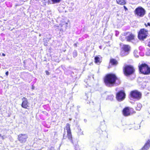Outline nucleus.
I'll use <instances>...</instances> for the list:
<instances>
[{
	"label": "nucleus",
	"mask_w": 150,
	"mask_h": 150,
	"mask_svg": "<svg viewBox=\"0 0 150 150\" xmlns=\"http://www.w3.org/2000/svg\"><path fill=\"white\" fill-rule=\"evenodd\" d=\"M148 34L147 31L144 29H141L139 32L138 37L139 39L143 40L146 38Z\"/></svg>",
	"instance_id": "obj_6"
},
{
	"label": "nucleus",
	"mask_w": 150,
	"mask_h": 150,
	"mask_svg": "<svg viewBox=\"0 0 150 150\" xmlns=\"http://www.w3.org/2000/svg\"><path fill=\"white\" fill-rule=\"evenodd\" d=\"M97 150H102L98 149H97Z\"/></svg>",
	"instance_id": "obj_35"
},
{
	"label": "nucleus",
	"mask_w": 150,
	"mask_h": 150,
	"mask_svg": "<svg viewBox=\"0 0 150 150\" xmlns=\"http://www.w3.org/2000/svg\"><path fill=\"white\" fill-rule=\"evenodd\" d=\"M95 62L97 64H99L101 62V59L98 57L95 58Z\"/></svg>",
	"instance_id": "obj_16"
},
{
	"label": "nucleus",
	"mask_w": 150,
	"mask_h": 150,
	"mask_svg": "<svg viewBox=\"0 0 150 150\" xmlns=\"http://www.w3.org/2000/svg\"><path fill=\"white\" fill-rule=\"evenodd\" d=\"M0 137H1L2 139H5V137L4 136H1Z\"/></svg>",
	"instance_id": "obj_25"
},
{
	"label": "nucleus",
	"mask_w": 150,
	"mask_h": 150,
	"mask_svg": "<svg viewBox=\"0 0 150 150\" xmlns=\"http://www.w3.org/2000/svg\"><path fill=\"white\" fill-rule=\"evenodd\" d=\"M100 48H101L100 46Z\"/></svg>",
	"instance_id": "obj_37"
},
{
	"label": "nucleus",
	"mask_w": 150,
	"mask_h": 150,
	"mask_svg": "<svg viewBox=\"0 0 150 150\" xmlns=\"http://www.w3.org/2000/svg\"><path fill=\"white\" fill-rule=\"evenodd\" d=\"M34 86H32V89H34Z\"/></svg>",
	"instance_id": "obj_33"
},
{
	"label": "nucleus",
	"mask_w": 150,
	"mask_h": 150,
	"mask_svg": "<svg viewBox=\"0 0 150 150\" xmlns=\"http://www.w3.org/2000/svg\"><path fill=\"white\" fill-rule=\"evenodd\" d=\"M67 137L68 139L72 142V136L71 132H67Z\"/></svg>",
	"instance_id": "obj_18"
},
{
	"label": "nucleus",
	"mask_w": 150,
	"mask_h": 150,
	"mask_svg": "<svg viewBox=\"0 0 150 150\" xmlns=\"http://www.w3.org/2000/svg\"><path fill=\"white\" fill-rule=\"evenodd\" d=\"M142 107V105L140 103H139L137 104L136 108L137 110H139L141 109Z\"/></svg>",
	"instance_id": "obj_17"
},
{
	"label": "nucleus",
	"mask_w": 150,
	"mask_h": 150,
	"mask_svg": "<svg viewBox=\"0 0 150 150\" xmlns=\"http://www.w3.org/2000/svg\"><path fill=\"white\" fill-rule=\"evenodd\" d=\"M114 96L113 95H110L108 96V98L109 99H110L111 100H112L113 99Z\"/></svg>",
	"instance_id": "obj_23"
},
{
	"label": "nucleus",
	"mask_w": 150,
	"mask_h": 150,
	"mask_svg": "<svg viewBox=\"0 0 150 150\" xmlns=\"http://www.w3.org/2000/svg\"><path fill=\"white\" fill-rule=\"evenodd\" d=\"M105 85L109 87H112L115 85H118L120 82L119 79L114 74H110L107 75L104 79Z\"/></svg>",
	"instance_id": "obj_1"
},
{
	"label": "nucleus",
	"mask_w": 150,
	"mask_h": 150,
	"mask_svg": "<svg viewBox=\"0 0 150 150\" xmlns=\"http://www.w3.org/2000/svg\"><path fill=\"white\" fill-rule=\"evenodd\" d=\"M117 3L119 4L123 5L125 4L126 2L125 0H116Z\"/></svg>",
	"instance_id": "obj_15"
},
{
	"label": "nucleus",
	"mask_w": 150,
	"mask_h": 150,
	"mask_svg": "<svg viewBox=\"0 0 150 150\" xmlns=\"http://www.w3.org/2000/svg\"><path fill=\"white\" fill-rule=\"evenodd\" d=\"M127 36L125 38L128 41H130L134 39V35L132 33H127Z\"/></svg>",
	"instance_id": "obj_11"
},
{
	"label": "nucleus",
	"mask_w": 150,
	"mask_h": 150,
	"mask_svg": "<svg viewBox=\"0 0 150 150\" xmlns=\"http://www.w3.org/2000/svg\"><path fill=\"white\" fill-rule=\"evenodd\" d=\"M73 54L74 57H76L77 55V52L76 50H74L73 53Z\"/></svg>",
	"instance_id": "obj_20"
},
{
	"label": "nucleus",
	"mask_w": 150,
	"mask_h": 150,
	"mask_svg": "<svg viewBox=\"0 0 150 150\" xmlns=\"http://www.w3.org/2000/svg\"><path fill=\"white\" fill-rule=\"evenodd\" d=\"M2 55L4 56H5V54H4V53H3L2 54Z\"/></svg>",
	"instance_id": "obj_31"
},
{
	"label": "nucleus",
	"mask_w": 150,
	"mask_h": 150,
	"mask_svg": "<svg viewBox=\"0 0 150 150\" xmlns=\"http://www.w3.org/2000/svg\"><path fill=\"white\" fill-rule=\"evenodd\" d=\"M28 138V135L26 134H20L18 136V140L22 143H25Z\"/></svg>",
	"instance_id": "obj_7"
},
{
	"label": "nucleus",
	"mask_w": 150,
	"mask_h": 150,
	"mask_svg": "<svg viewBox=\"0 0 150 150\" xmlns=\"http://www.w3.org/2000/svg\"><path fill=\"white\" fill-rule=\"evenodd\" d=\"M22 100L23 102L21 105L22 107L24 108H27L29 107V106L27 99L23 97Z\"/></svg>",
	"instance_id": "obj_10"
},
{
	"label": "nucleus",
	"mask_w": 150,
	"mask_h": 150,
	"mask_svg": "<svg viewBox=\"0 0 150 150\" xmlns=\"http://www.w3.org/2000/svg\"><path fill=\"white\" fill-rule=\"evenodd\" d=\"M124 71L125 74L126 76H128L133 74L134 69L132 66H127L124 69Z\"/></svg>",
	"instance_id": "obj_4"
},
{
	"label": "nucleus",
	"mask_w": 150,
	"mask_h": 150,
	"mask_svg": "<svg viewBox=\"0 0 150 150\" xmlns=\"http://www.w3.org/2000/svg\"><path fill=\"white\" fill-rule=\"evenodd\" d=\"M8 71H7L6 73V75L7 76H8Z\"/></svg>",
	"instance_id": "obj_27"
},
{
	"label": "nucleus",
	"mask_w": 150,
	"mask_h": 150,
	"mask_svg": "<svg viewBox=\"0 0 150 150\" xmlns=\"http://www.w3.org/2000/svg\"><path fill=\"white\" fill-rule=\"evenodd\" d=\"M123 114L125 116H128L130 115V112L129 108L127 107L125 108L123 110Z\"/></svg>",
	"instance_id": "obj_12"
},
{
	"label": "nucleus",
	"mask_w": 150,
	"mask_h": 150,
	"mask_svg": "<svg viewBox=\"0 0 150 150\" xmlns=\"http://www.w3.org/2000/svg\"><path fill=\"white\" fill-rule=\"evenodd\" d=\"M46 74L47 75H48L49 74V72L48 71H46Z\"/></svg>",
	"instance_id": "obj_26"
},
{
	"label": "nucleus",
	"mask_w": 150,
	"mask_h": 150,
	"mask_svg": "<svg viewBox=\"0 0 150 150\" xmlns=\"http://www.w3.org/2000/svg\"><path fill=\"white\" fill-rule=\"evenodd\" d=\"M66 129L67 130V132H71V130L70 129V125L69 124H67L66 127Z\"/></svg>",
	"instance_id": "obj_19"
},
{
	"label": "nucleus",
	"mask_w": 150,
	"mask_h": 150,
	"mask_svg": "<svg viewBox=\"0 0 150 150\" xmlns=\"http://www.w3.org/2000/svg\"><path fill=\"white\" fill-rule=\"evenodd\" d=\"M125 94L123 91H121L116 94V98L119 101L123 100L125 98Z\"/></svg>",
	"instance_id": "obj_8"
},
{
	"label": "nucleus",
	"mask_w": 150,
	"mask_h": 150,
	"mask_svg": "<svg viewBox=\"0 0 150 150\" xmlns=\"http://www.w3.org/2000/svg\"><path fill=\"white\" fill-rule=\"evenodd\" d=\"M67 24H67V23H65V25L66 26H67Z\"/></svg>",
	"instance_id": "obj_32"
},
{
	"label": "nucleus",
	"mask_w": 150,
	"mask_h": 150,
	"mask_svg": "<svg viewBox=\"0 0 150 150\" xmlns=\"http://www.w3.org/2000/svg\"><path fill=\"white\" fill-rule=\"evenodd\" d=\"M63 138L64 139H65V138H64V136H63Z\"/></svg>",
	"instance_id": "obj_34"
},
{
	"label": "nucleus",
	"mask_w": 150,
	"mask_h": 150,
	"mask_svg": "<svg viewBox=\"0 0 150 150\" xmlns=\"http://www.w3.org/2000/svg\"><path fill=\"white\" fill-rule=\"evenodd\" d=\"M74 46H75L76 47L77 46V44H76V43H75L74 44Z\"/></svg>",
	"instance_id": "obj_28"
},
{
	"label": "nucleus",
	"mask_w": 150,
	"mask_h": 150,
	"mask_svg": "<svg viewBox=\"0 0 150 150\" xmlns=\"http://www.w3.org/2000/svg\"><path fill=\"white\" fill-rule=\"evenodd\" d=\"M130 47L128 45H124L122 47V50L121 52V55L122 56H125L129 53Z\"/></svg>",
	"instance_id": "obj_5"
},
{
	"label": "nucleus",
	"mask_w": 150,
	"mask_h": 150,
	"mask_svg": "<svg viewBox=\"0 0 150 150\" xmlns=\"http://www.w3.org/2000/svg\"><path fill=\"white\" fill-rule=\"evenodd\" d=\"M148 45L150 47V41Z\"/></svg>",
	"instance_id": "obj_29"
},
{
	"label": "nucleus",
	"mask_w": 150,
	"mask_h": 150,
	"mask_svg": "<svg viewBox=\"0 0 150 150\" xmlns=\"http://www.w3.org/2000/svg\"><path fill=\"white\" fill-rule=\"evenodd\" d=\"M134 56L136 57H138V55L137 54L138 53L137 51V50H135L134 52Z\"/></svg>",
	"instance_id": "obj_21"
},
{
	"label": "nucleus",
	"mask_w": 150,
	"mask_h": 150,
	"mask_svg": "<svg viewBox=\"0 0 150 150\" xmlns=\"http://www.w3.org/2000/svg\"><path fill=\"white\" fill-rule=\"evenodd\" d=\"M139 71L142 74L148 75L150 74V68L145 64H142L139 66Z\"/></svg>",
	"instance_id": "obj_2"
},
{
	"label": "nucleus",
	"mask_w": 150,
	"mask_h": 150,
	"mask_svg": "<svg viewBox=\"0 0 150 150\" xmlns=\"http://www.w3.org/2000/svg\"><path fill=\"white\" fill-rule=\"evenodd\" d=\"M53 3H59L61 0H51Z\"/></svg>",
	"instance_id": "obj_22"
},
{
	"label": "nucleus",
	"mask_w": 150,
	"mask_h": 150,
	"mask_svg": "<svg viewBox=\"0 0 150 150\" xmlns=\"http://www.w3.org/2000/svg\"><path fill=\"white\" fill-rule=\"evenodd\" d=\"M130 95L132 97L137 99H139L141 98V93L137 91H134L130 93Z\"/></svg>",
	"instance_id": "obj_9"
},
{
	"label": "nucleus",
	"mask_w": 150,
	"mask_h": 150,
	"mask_svg": "<svg viewBox=\"0 0 150 150\" xmlns=\"http://www.w3.org/2000/svg\"><path fill=\"white\" fill-rule=\"evenodd\" d=\"M145 25L146 26V27L147 26V25L146 24H145Z\"/></svg>",
	"instance_id": "obj_36"
},
{
	"label": "nucleus",
	"mask_w": 150,
	"mask_h": 150,
	"mask_svg": "<svg viewBox=\"0 0 150 150\" xmlns=\"http://www.w3.org/2000/svg\"><path fill=\"white\" fill-rule=\"evenodd\" d=\"M124 7L125 11L127 10H128L127 8L125 6H124Z\"/></svg>",
	"instance_id": "obj_24"
},
{
	"label": "nucleus",
	"mask_w": 150,
	"mask_h": 150,
	"mask_svg": "<svg viewBox=\"0 0 150 150\" xmlns=\"http://www.w3.org/2000/svg\"><path fill=\"white\" fill-rule=\"evenodd\" d=\"M110 63L111 65H116L118 64V62L115 59H111L110 60Z\"/></svg>",
	"instance_id": "obj_14"
},
{
	"label": "nucleus",
	"mask_w": 150,
	"mask_h": 150,
	"mask_svg": "<svg viewBox=\"0 0 150 150\" xmlns=\"http://www.w3.org/2000/svg\"><path fill=\"white\" fill-rule=\"evenodd\" d=\"M147 25H148L149 26H150V23H147Z\"/></svg>",
	"instance_id": "obj_30"
},
{
	"label": "nucleus",
	"mask_w": 150,
	"mask_h": 150,
	"mask_svg": "<svg viewBox=\"0 0 150 150\" xmlns=\"http://www.w3.org/2000/svg\"><path fill=\"white\" fill-rule=\"evenodd\" d=\"M150 147V140H149L142 148V150H146Z\"/></svg>",
	"instance_id": "obj_13"
},
{
	"label": "nucleus",
	"mask_w": 150,
	"mask_h": 150,
	"mask_svg": "<svg viewBox=\"0 0 150 150\" xmlns=\"http://www.w3.org/2000/svg\"><path fill=\"white\" fill-rule=\"evenodd\" d=\"M134 13L137 17H142L144 15L145 13V11L142 7H139L135 9Z\"/></svg>",
	"instance_id": "obj_3"
}]
</instances>
